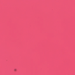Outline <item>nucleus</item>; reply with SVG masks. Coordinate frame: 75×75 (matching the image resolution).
<instances>
[{
	"label": "nucleus",
	"mask_w": 75,
	"mask_h": 75,
	"mask_svg": "<svg viewBox=\"0 0 75 75\" xmlns=\"http://www.w3.org/2000/svg\"><path fill=\"white\" fill-rule=\"evenodd\" d=\"M14 71H16V69H14Z\"/></svg>",
	"instance_id": "nucleus-1"
}]
</instances>
